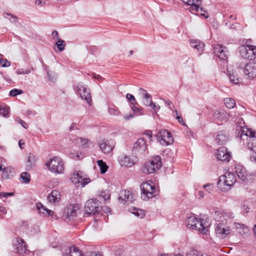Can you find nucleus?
Segmentation results:
<instances>
[{
    "label": "nucleus",
    "mask_w": 256,
    "mask_h": 256,
    "mask_svg": "<svg viewBox=\"0 0 256 256\" xmlns=\"http://www.w3.org/2000/svg\"><path fill=\"white\" fill-rule=\"evenodd\" d=\"M147 150V144L144 138H138L134 144L132 154L136 156L144 155Z\"/></svg>",
    "instance_id": "obj_8"
},
{
    "label": "nucleus",
    "mask_w": 256,
    "mask_h": 256,
    "mask_svg": "<svg viewBox=\"0 0 256 256\" xmlns=\"http://www.w3.org/2000/svg\"><path fill=\"white\" fill-rule=\"evenodd\" d=\"M23 90H18L17 88H14L10 92L9 95L11 96H16L18 94H20L23 93Z\"/></svg>",
    "instance_id": "obj_43"
},
{
    "label": "nucleus",
    "mask_w": 256,
    "mask_h": 256,
    "mask_svg": "<svg viewBox=\"0 0 256 256\" xmlns=\"http://www.w3.org/2000/svg\"><path fill=\"white\" fill-rule=\"evenodd\" d=\"M144 99V106H148L150 104L152 101V96L150 94V97L148 98H143Z\"/></svg>",
    "instance_id": "obj_48"
},
{
    "label": "nucleus",
    "mask_w": 256,
    "mask_h": 256,
    "mask_svg": "<svg viewBox=\"0 0 256 256\" xmlns=\"http://www.w3.org/2000/svg\"><path fill=\"white\" fill-rule=\"evenodd\" d=\"M35 160L34 154H30L26 163V170H30L34 166Z\"/></svg>",
    "instance_id": "obj_31"
},
{
    "label": "nucleus",
    "mask_w": 256,
    "mask_h": 256,
    "mask_svg": "<svg viewBox=\"0 0 256 256\" xmlns=\"http://www.w3.org/2000/svg\"><path fill=\"white\" fill-rule=\"evenodd\" d=\"M130 210L132 214L140 218H142L145 216L144 211L142 209L132 208Z\"/></svg>",
    "instance_id": "obj_33"
},
{
    "label": "nucleus",
    "mask_w": 256,
    "mask_h": 256,
    "mask_svg": "<svg viewBox=\"0 0 256 256\" xmlns=\"http://www.w3.org/2000/svg\"><path fill=\"white\" fill-rule=\"evenodd\" d=\"M76 140L78 142H80L82 146H84V147L86 146V145L88 142V140L82 138H78Z\"/></svg>",
    "instance_id": "obj_51"
},
{
    "label": "nucleus",
    "mask_w": 256,
    "mask_h": 256,
    "mask_svg": "<svg viewBox=\"0 0 256 256\" xmlns=\"http://www.w3.org/2000/svg\"><path fill=\"white\" fill-rule=\"evenodd\" d=\"M142 196L144 200H146L154 196L156 188L152 184V182H143L140 185Z\"/></svg>",
    "instance_id": "obj_7"
},
{
    "label": "nucleus",
    "mask_w": 256,
    "mask_h": 256,
    "mask_svg": "<svg viewBox=\"0 0 256 256\" xmlns=\"http://www.w3.org/2000/svg\"><path fill=\"white\" fill-rule=\"evenodd\" d=\"M202 254H200L196 250H192L190 252L187 256H201Z\"/></svg>",
    "instance_id": "obj_52"
},
{
    "label": "nucleus",
    "mask_w": 256,
    "mask_h": 256,
    "mask_svg": "<svg viewBox=\"0 0 256 256\" xmlns=\"http://www.w3.org/2000/svg\"><path fill=\"white\" fill-rule=\"evenodd\" d=\"M162 166L160 156H156L144 164L142 168V172L146 174H152L158 170Z\"/></svg>",
    "instance_id": "obj_2"
},
{
    "label": "nucleus",
    "mask_w": 256,
    "mask_h": 256,
    "mask_svg": "<svg viewBox=\"0 0 256 256\" xmlns=\"http://www.w3.org/2000/svg\"><path fill=\"white\" fill-rule=\"evenodd\" d=\"M134 116V115L132 114H128V115H126L124 116V119L126 120H129L130 119L132 118H133Z\"/></svg>",
    "instance_id": "obj_64"
},
{
    "label": "nucleus",
    "mask_w": 256,
    "mask_h": 256,
    "mask_svg": "<svg viewBox=\"0 0 256 256\" xmlns=\"http://www.w3.org/2000/svg\"><path fill=\"white\" fill-rule=\"evenodd\" d=\"M48 76L50 81L54 82L56 80V77L54 76H52L49 72H48Z\"/></svg>",
    "instance_id": "obj_57"
},
{
    "label": "nucleus",
    "mask_w": 256,
    "mask_h": 256,
    "mask_svg": "<svg viewBox=\"0 0 256 256\" xmlns=\"http://www.w3.org/2000/svg\"><path fill=\"white\" fill-rule=\"evenodd\" d=\"M196 224V226L194 228L193 230H197L202 234H206L208 232V226L206 224V222L204 220L198 219Z\"/></svg>",
    "instance_id": "obj_27"
},
{
    "label": "nucleus",
    "mask_w": 256,
    "mask_h": 256,
    "mask_svg": "<svg viewBox=\"0 0 256 256\" xmlns=\"http://www.w3.org/2000/svg\"><path fill=\"white\" fill-rule=\"evenodd\" d=\"M36 210L39 212L40 214H42L44 216H52L54 212L52 210L46 208L42 203L38 202L36 204Z\"/></svg>",
    "instance_id": "obj_26"
},
{
    "label": "nucleus",
    "mask_w": 256,
    "mask_h": 256,
    "mask_svg": "<svg viewBox=\"0 0 256 256\" xmlns=\"http://www.w3.org/2000/svg\"><path fill=\"white\" fill-rule=\"evenodd\" d=\"M138 94L142 98H148L150 97V94L146 92V91L144 88H140L138 90Z\"/></svg>",
    "instance_id": "obj_46"
},
{
    "label": "nucleus",
    "mask_w": 256,
    "mask_h": 256,
    "mask_svg": "<svg viewBox=\"0 0 256 256\" xmlns=\"http://www.w3.org/2000/svg\"><path fill=\"white\" fill-rule=\"evenodd\" d=\"M16 120L19 122L22 127H24L25 128H27L28 127V124L26 122L23 121L22 119H20V118H16Z\"/></svg>",
    "instance_id": "obj_50"
},
{
    "label": "nucleus",
    "mask_w": 256,
    "mask_h": 256,
    "mask_svg": "<svg viewBox=\"0 0 256 256\" xmlns=\"http://www.w3.org/2000/svg\"><path fill=\"white\" fill-rule=\"evenodd\" d=\"M132 111H134V112H140V110L138 108V107H136L134 105L132 108Z\"/></svg>",
    "instance_id": "obj_62"
},
{
    "label": "nucleus",
    "mask_w": 256,
    "mask_h": 256,
    "mask_svg": "<svg viewBox=\"0 0 256 256\" xmlns=\"http://www.w3.org/2000/svg\"><path fill=\"white\" fill-rule=\"evenodd\" d=\"M157 137L160 144L164 146L171 144L174 142L172 134L166 130H160Z\"/></svg>",
    "instance_id": "obj_9"
},
{
    "label": "nucleus",
    "mask_w": 256,
    "mask_h": 256,
    "mask_svg": "<svg viewBox=\"0 0 256 256\" xmlns=\"http://www.w3.org/2000/svg\"><path fill=\"white\" fill-rule=\"evenodd\" d=\"M78 92L82 98L88 104L92 102L91 95L90 90L86 86L80 84L77 86Z\"/></svg>",
    "instance_id": "obj_14"
},
{
    "label": "nucleus",
    "mask_w": 256,
    "mask_h": 256,
    "mask_svg": "<svg viewBox=\"0 0 256 256\" xmlns=\"http://www.w3.org/2000/svg\"><path fill=\"white\" fill-rule=\"evenodd\" d=\"M98 165L99 166L102 174H104L108 170V166L106 162H104L102 160H98L97 162Z\"/></svg>",
    "instance_id": "obj_37"
},
{
    "label": "nucleus",
    "mask_w": 256,
    "mask_h": 256,
    "mask_svg": "<svg viewBox=\"0 0 256 256\" xmlns=\"http://www.w3.org/2000/svg\"><path fill=\"white\" fill-rule=\"evenodd\" d=\"M216 158L219 160L228 162L230 161L231 156L228 152L226 147H220L218 148L216 153Z\"/></svg>",
    "instance_id": "obj_18"
},
{
    "label": "nucleus",
    "mask_w": 256,
    "mask_h": 256,
    "mask_svg": "<svg viewBox=\"0 0 256 256\" xmlns=\"http://www.w3.org/2000/svg\"><path fill=\"white\" fill-rule=\"evenodd\" d=\"M36 114V112H35V111H34V110H28L26 111V114L28 116H30L31 114Z\"/></svg>",
    "instance_id": "obj_59"
},
{
    "label": "nucleus",
    "mask_w": 256,
    "mask_h": 256,
    "mask_svg": "<svg viewBox=\"0 0 256 256\" xmlns=\"http://www.w3.org/2000/svg\"><path fill=\"white\" fill-rule=\"evenodd\" d=\"M190 44L192 47L196 49L198 51L202 52L204 49V44L203 42L198 40H190Z\"/></svg>",
    "instance_id": "obj_29"
},
{
    "label": "nucleus",
    "mask_w": 256,
    "mask_h": 256,
    "mask_svg": "<svg viewBox=\"0 0 256 256\" xmlns=\"http://www.w3.org/2000/svg\"><path fill=\"white\" fill-rule=\"evenodd\" d=\"M229 80L230 82L234 84H238L240 82V80L238 78L236 77L234 74H230L229 76Z\"/></svg>",
    "instance_id": "obj_44"
},
{
    "label": "nucleus",
    "mask_w": 256,
    "mask_h": 256,
    "mask_svg": "<svg viewBox=\"0 0 256 256\" xmlns=\"http://www.w3.org/2000/svg\"><path fill=\"white\" fill-rule=\"evenodd\" d=\"M229 134L227 131L223 130L218 132L216 138V142L219 145L225 144L228 140Z\"/></svg>",
    "instance_id": "obj_21"
},
{
    "label": "nucleus",
    "mask_w": 256,
    "mask_h": 256,
    "mask_svg": "<svg viewBox=\"0 0 256 256\" xmlns=\"http://www.w3.org/2000/svg\"><path fill=\"white\" fill-rule=\"evenodd\" d=\"M61 198V194L59 191L52 190L47 196V200L48 202L56 204L60 202Z\"/></svg>",
    "instance_id": "obj_22"
},
{
    "label": "nucleus",
    "mask_w": 256,
    "mask_h": 256,
    "mask_svg": "<svg viewBox=\"0 0 256 256\" xmlns=\"http://www.w3.org/2000/svg\"><path fill=\"white\" fill-rule=\"evenodd\" d=\"M14 195L13 192H2V198H8V196H12Z\"/></svg>",
    "instance_id": "obj_56"
},
{
    "label": "nucleus",
    "mask_w": 256,
    "mask_h": 256,
    "mask_svg": "<svg viewBox=\"0 0 256 256\" xmlns=\"http://www.w3.org/2000/svg\"><path fill=\"white\" fill-rule=\"evenodd\" d=\"M184 3L188 4V5L190 6L189 10L190 11L196 14H198L197 13H195L196 12H198L199 10L200 12H203V10L202 8L200 7V6L202 4V0H182Z\"/></svg>",
    "instance_id": "obj_15"
},
{
    "label": "nucleus",
    "mask_w": 256,
    "mask_h": 256,
    "mask_svg": "<svg viewBox=\"0 0 256 256\" xmlns=\"http://www.w3.org/2000/svg\"><path fill=\"white\" fill-rule=\"evenodd\" d=\"M88 256H102V255L98 252H90Z\"/></svg>",
    "instance_id": "obj_58"
},
{
    "label": "nucleus",
    "mask_w": 256,
    "mask_h": 256,
    "mask_svg": "<svg viewBox=\"0 0 256 256\" xmlns=\"http://www.w3.org/2000/svg\"><path fill=\"white\" fill-rule=\"evenodd\" d=\"M230 230L229 227L224 226L222 223L218 224L215 228V232L217 236L222 238H226L230 233Z\"/></svg>",
    "instance_id": "obj_16"
},
{
    "label": "nucleus",
    "mask_w": 256,
    "mask_h": 256,
    "mask_svg": "<svg viewBox=\"0 0 256 256\" xmlns=\"http://www.w3.org/2000/svg\"><path fill=\"white\" fill-rule=\"evenodd\" d=\"M10 108L6 105L0 106V115L8 118L9 116Z\"/></svg>",
    "instance_id": "obj_34"
},
{
    "label": "nucleus",
    "mask_w": 256,
    "mask_h": 256,
    "mask_svg": "<svg viewBox=\"0 0 256 256\" xmlns=\"http://www.w3.org/2000/svg\"><path fill=\"white\" fill-rule=\"evenodd\" d=\"M236 177L232 172H227L219 177L217 182L218 188L222 190H228L234 185Z\"/></svg>",
    "instance_id": "obj_1"
},
{
    "label": "nucleus",
    "mask_w": 256,
    "mask_h": 256,
    "mask_svg": "<svg viewBox=\"0 0 256 256\" xmlns=\"http://www.w3.org/2000/svg\"><path fill=\"white\" fill-rule=\"evenodd\" d=\"M79 172V186L84 187L87 184L90 182V180L88 178H83L80 174V172Z\"/></svg>",
    "instance_id": "obj_39"
},
{
    "label": "nucleus",
    "mask_w": 256,
    "mask_h": 256,
    "mask_svg": "<svg viewBox=\"0 0 256 256\" xmlns=\"http://www.w3.org/2000/svg\"><path fill=\"white\" fill-rule=\"evenodd\" d=\"M99 146L102 152L104 154L110 152L114 147L112 140H102L99 143Z\"/></svg>",
    "instance_id": "obj_20"
},
{
    "label": "nucleus",
    "mask_w": 256,
    "mask_h": 256,
    "mask_svg": "<svg viewBox=\"0 0 256 256\" xmlns=\"http://www.w3.org/2000/svg\"><path fill=\"white\" fill-rule=\"evenodd\" d=\"M0 74H2V76L3 78L6 81L8 82V83L10 84H12L13 83V82L12 80L10 78L9 76H8L6 74H3V72H0Z\"/></svg>",
    "instance_id": "obj_53"
},
{
    "label": "nucleus",
    "mask_w": 256,
    "mask_h": 256,
    "mask_svg": "<svg viewBox=\"0 0 256 256\" xmlns=\"http://www.w3.org/2000/svg\"><path fill=\"white\" fill-rule=\"evenodd\" d=\"M198 218H196L194 216H192L188 218L186 221L187 227L192 229H194V228L196 226V224L198 221Z\"/></svg>",
    "instance_id": "obj_32"
},
{
    "label": "nucleus",
    "mask_w": 256,
    "mask_h": 256,
    "mask_svg": "<svg viewBox=\"0 0 256 256\" xmlns=\"http://www.w3.org/2000/svg\"><path fill=\"white\" fill-rule=\"evenodd\" d=\"M238 67L244 68L243 72L248 78L252 79L256 77V62H250L246 64L240 63Z\"/></svg>",
    "instance_id": "obj_10"
},
{
    "label": "nucleus",
    "mask_w": 256,
    "mask_h": 256,
    "mask_svg": "<svg viewBox=\"0 0 256 256\" xmlns=\"http://www.w3.org/2000/svg\"><path fill=\"white\" fill-rule=\"evenodd\" d=\"M11 172V168H4V171L2 174V178L4 179H8L10 178V173Z\"/></svg>",
    "instance_id": "obj_41"
},
{
    "label": "nucleus",
    "mask_w": 256,
    "mask_h": 256,
    "mask_svg": "<svg viewBox=\"0 0 256 256\" xmlns=\"http://www.w3.org/2000/svg\"><path fill=\"white\" fill-rule=\"evenodd\" d=\"M79 172H74L70 178L71 182L76 186V187L79 186Z\"/></svg>",
    "instance_id": "obj_36"
},
{
    "label": "nucleus",
    "mask_w": 256,
    "mask_h": 256,
    "mask_svg": "<svg viewBox=\"0 0 256 256\" xmlns=\"http://www.w3.org/2000/svg\"><path fill=\"white\" fill-rule=\"evenodd\" d=\"M46 165L50 170L54 172L62 174L64 171L63 162L58 157L50 158Z\"/></svg>",
    "instance_id": "obj_4"
},
{
    "label": "nucleus",
    "mask_w": 256,
    "mask_h": 256,
    "mask_svg": "<svg viewBox=\"0 0 256 256\" xmlns=\"http://www.w3.org/2000/svg\"><path fill=\"white\" fill-rule=\"evenodd\" d=\"M149 106H151L152 108L155 111H156L160 108V106L156 104V103H154L152 102H151Z\"/></svg>",
    "instance_id": "obj_54"
},
{
    "label": "nucleus",
    "mask_w": 256,
    "mask_h": 256,
    "mask_svg": "<svg viewBox=\"0 0 256 256\" xmlns=\"http://www.w3.org/2000/svg\"><path fill=\"white\" fill-rule=\"evenodd\" d=\"M240 53L244 58L254 60L256 58V46L249 44L241 46L240 48Z\"/></svg>",
    "instance_id": "obj_5"
},
{
    "label": "nucleus",
    "mask_w": 256,
    "mask_h": 256,
    "mask_svg": "<svg viewBox=\"0 0 256 256\" xmlns=\"http://www.w3.org/2000/svg\"><path fill=\"white\" fill-rule=\"evenodd\" d=\"M254 154L250 156V160L252 162H256V152H254Z\"/></svg>",
    "instance_id": "obj_60"
},
{
    "label": "nucleus",
    "mask_w": 256,
    "mask_h": 256,
    "mask_svg": "<svg viewBox=\"0 0 256 256\" xmlns=\"http://www.w3.org/2000/svg\"><path fill=\"white\" fill-rule=\"evenodd\" d=\"M120 165L124 167H131L135 164L134 160L129 156H121L118 158Z\"/></svg>",
    "instance_id": "obj_24"
},
{
    "label": "nucleus",
    "mask_w": 256,
    "mask_h": 256,
    "mask_svg": "<svg viewBox=\"0 0 256 256\" xmlns=\"http://www.w3.org/2000/svg\"><path fill=\"white\" fill-rule=\"evenodd\" d=\"M35 4L36 5H38V6H40V5L42 6V5L44 4L45 2H42L40 0H36Z\"/></svg>",
    "instance_id": "obj_61"
},
{
    "label": "nucleus",
    "mask_w": 256,
    "mask_h": 256,
    "mask_svg": "<svg viewBox=\"0 0 256 256\" xmlns=\"http://www.w3.org/2000/svg\"><path fill=\"white\" fill-rule=\"evenodd\" d=\"M224 101L226 107L228 108H233L236 104L234 100L232 98H225Z\"/></svg>",
    "instance_id": "obj_35"
},
{
    "label": "nucleus",
    "mask_w": 256,
    "mask_h": 256,
    "mask_svg": "<svg viewBox=\"0 0 256 256\" xmlns=\"http://www.w3.org/2000/svg\"><path fill=\"white\" fill-rule=\"evenodd\" d=\"M236 172L238 178L242 181H246L247 180V172L244 168L242 166L237 165L235 166Z\"/></svg>",
    "instance_id": "obj_28"
},
{
    "label": "nucleus",
    "mask_w": 256,
    "mask_h": 256,
    "mask_svg": "<svg viewBox=\"0 0 256 256\" xmlns=\"http://www.w3.org/2000/svg\"><path fill=\"white\" fill-rule=\"evenodd\" d=\"M118 200L128 203L132 202L134 200V195L128 190H122L120 192Z\"/></svg>",
    "instance_id": "obj_23"
},
{
    "label": "nucleus",
    "mask_w": 256,
    "mask_h": 256,
    "mask_svg": "<svg viewBox=\"0 0 256 256\" xmlns=\"http://www.w3.org/2000/svg\"><path fill=\"white\" fill-rule=\"evenodd\" d=\"M92 77L100 82H102L104 78L100 75L96 74H92Z\"/></svg>",
    "instance_id": "obj_55"
},
{
    "label": "nucleus",
    "mask_w": 256,
    "mask_h": 256,
    "mask_svg": "<svg viewBox=\"0 0 256 256\" xmlns=\"http://www.w3.org/2000/svg\"><path fill=\"white\" fill-rule=\"evenodd\" d=\"M246 137L248 148L252 152H256V132L248 129L245 133L243 130L240 138L242 140H245Z\"/></svg>",
    "instance_id": "obj_3"
},
{
    "label": "nucleus",
    "mask_w": 256,
    "mask_h": 256,
    "mask_svg": "<svg viewBox=\"0 0 256 256\" xmlns=\"http://www.w3.org/2000/svg\"><path fill=\"white\" fill-rule=\"evenodd\" d=\"M108 112L110 115L114 116H118L120 113L118 108L115 106L110 108H108Z\"/></svg>",
    "instance_id": "obj_42"
},
{
    "label": "nucleus",
    "mask_w": 256,
    "mask_h": 256,
    "mask_svg": "<svg viewBox=\"0 0 256 256\" xmlns=\"http://www.w3.org/2000/svg\"><path fill=\"white\" fill-rule=\"evenodd\" d=\"M100 209V202L97 200H89L85 204L84 212L86 214H96L99 212Z\"/></svg>",
    "instance_id": "obj_6"
},
{
    "label": "nucleus",
    "mask_w": 256,
    "mask_h": 256,
    "mask_svg": "<svg viewBox=\"0 0 256 256\" xmlns=\"http://www.w3.org/2000/svg\"><path fill=\"white\" fill-rule=\"evenodd\" d=\"M70 158L76 160H82L83 158L81 152H70Z\"/></svg>",
    "instance_id": "obj_40"
},
{
    "label": "nucleus",
    "mask_w": 256,
    "mask_h": 256,
    "mask_svg": "<svg viewBox=\"0 0 256 256\" xmlns=\"http://www.w3.org/2000/svg\"><path fill=\"white\" fill-rule=\"evenodd\" d=\"M52 36L54 39L56 38L57 40H58L55 44V46H56L59 51H62L64 50V46L63 45V42L64 41L61 40L58 37V34L56 30H54L52 32Z\"/></svg>",
    "instance_id": "obj_30"
},
{
    "label": "nucleus",
    "mask_w": 256,
    "mask_h": 256,
    "mask_svg": "<svg viewBox=\"0 0 256 256\" xmlns=\"http://www.w3.org/2000/svg\"><path fill=\"white\" fill-rule=\"evenodd\" d=\"M20 179L22 181L28 184L30 181V174L26 172H23L20 174Z\"/></svg>",
    "instance_id": "obj_38"
},
{
    "label": "nucleus",
    "mask_w": 256,
    "mask_h": 256,
    "mask_svg": "<svg viewBox=\"0 0 256 256\" xmlns=\"http://www.w3.org/2000/svg\"><path fill=\"white\" fill-rule=\"evenodd\" d=\"M214 52L220 60H227L228 50L226 47L220 44H216L214 46Z\"/></svg>",
    "instance_id": "obj_19"
},
{
    "label": "nucleus",
    "mask_w": 256,
    "mask_h": 256,
    "mask_svg": "<svg viewBox=\"0 0 256 256\" xmlns=\"http://www.w3.org/2000/svg\"><path fill=\"white\" fill-rule=\"evenodd\" d=\"M203 187L208 193H210L213 190V186L212 184H205Z\"/></svg>",
    "instance_id": "obj_49"
},
{
    "label": "nucleus",
    "mask_w": 256,
    "mask_h": 256,
    "mask_svg": "<svg viewBox=\"0 0 256 256\" xmlns=\"http://www.w3.org/2000/svg\"><path fill=\"white\" fill-rule=\"evenodd\" d=\"M80 209V205L76 204H70L67 208L66 218L65 222H72L76 217L78 212Z\"/></svg>",
    "instance_id": "obj_11"
},
{
    "label": "nucleus",
    "mask_w": 256,
    "mask_h": 256,
    "mask_svg": "<svg viewBox=\"0 0 256 256\" xmlns=\"http://www.w3.org/2000/svg\"><path fill=\"white\" fill-rule=\"evenodd\" d=\"M232 115L228 113L224 110H216L213 114V118L217 123L220 122H226Z\"/></svg>",
    "instance_id": "obj_17"
},
{
    "label": "nucleus",
    "mask_w": 256,
    "mask_h": 256,
    "mask_svg": "<svg viewBox=\"0 0 256 256\" xmlns=\"http://www.w3.org/2000/svg\"><path fill=\"white\" fill-rule=\"evenodd\" d=\"M76 122H72L69 128L70 131H72L74 129V128L76 126Z\"/></svg>",
    "instance_id": "obj_63"
},
{
    "label": "nucleus",
    "mask_w": 256,
    "mask_h": 256,
    "mask_svg": "<svg viewBox=\"0 0 256 256\" xmlns=\"http://www.w3.org/2000/svg\"><path fill=\"white\" fill-rule=\"evenodd\" d=\"M214 218L218 222H224V221L230 220L234 218V214L230 211H216L214 212Z\"/></svg>",
    "instance_id": "obj_13"
},
{
    "label": "nucleus",
    "mask_w": 256,
    "mask_h": 256,
    "mask_svg": "<svg viewBox=\"0 0 256 256\" xmlns=\"http://www.w3.org/2000/svg\"><path fill=\"white\" fill-rule=\"evenodd\" d=\"M126 98L131 102L132 104L135 105L137 104L136 100L133 95L130 94H127L126 95Z\"/></svg>",
    "instance_id": "obj_45"
},
{
    "label": "nucleus",
    "mask_w": 256,
    "mask_h": 256,
    "mask_svg": "<svg viewBox=\"0 0 256 256\" xmlns=\"http://www.w3.org/2000/svg\"><path fill=\"white\" fill-rule=\"evenodd\" d=\"M65 256H83L78 248L74 246H66Z\"/></svg>",
    "instance_id": "obj_25"
},
{
    "label": "nucleus",
    "mask_w": 256,
    "mask_h": 256,
    "mask_svg": "<svg viewBox=\"0 0 256 256\" xmlns=\"http://www.w3.org/2000/svg\"><path fill=\"white\" fill-rule=\"evenodd\" d=\"M26 242L20 237H18L16 242L13 244L14 248L17 251V252L22 254H27L30 252L26 249Z\"/></svg>",
    "instance_id": "obj_12"
},
{
    "label": "nucleus",
    "mask_w": 256,
    "mask_h": 256,
    "mask_svg": "<svg viewBox=\"0 0 256 256\" xmlns=\"http://www.w3.org/2000/svg\"><path fill=\"white\" fill-rule=\"evenodd\" d=\"M0 64L2 67H8L10 66V62L7 59H0Z\"/></svg>",
    "instance_id": "obj_47"
}]
</instances>
